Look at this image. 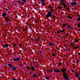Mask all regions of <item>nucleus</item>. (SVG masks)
Masks as SVG:
<instances>
[{"label":"nucleus","instance_id":"nucleus-1","mask_svg":"<svg viewBox=\"0 0 80 80\" xmlns=\"http://www.w3.org/2000/svg\"><path fill=\"white\" fill-rule=\"evenodd\" d=\"M53 11H54V9H51V11H49V12L48 13L46 17V18H48L50 17V15H53V13H52V12H53Z\"/></svg>","mask_w":80,"mask_h":80},{"label":"nucleus","instance_id":"nucleus-2","mask_svg":"<svg viewBox=\"0 0 80 80\" xmlns=\"http://www.w3.org/2000/svg\"><path fill=\"white\" fill-rule=\"evenodd\" d=\"M64 74V75H62V77H63L65 78H68V76H67V75L65 73H66V71H61Z\"/></svg>","mask_w":80,"mask_h":80},{"label":"nucleus","instance_id":"nucleus-3","mask_svg":"<svg viewBox=\"0 0 80 80\" xmlns=\"http://www.w3.org/2000/svg\"><path fill=\"white\" fill-rule=\"evenodd\" d=\"M4 19L8 22H10V19L9 18V16L8 15L5 18H4Z\"/></svg>","mask_w":80,"mask_h":80},{"label":"nucleus","instance_id":"nucleus-4","mask_svg":"<svg viewBox=\"0 0 80 80\" xmlns=\"http://www.w3.org/2000/svg\"><path fill=\"white\" fill-rule=\"evenodd\" d=\"M78 3L77 2V1H74V2H71V5H77Z\"/></svg>","mask_w":80,"mask_h":80},{"label":"nucleus","instance_id":"nucleus-5","mask_svg":"<svg viewBox=\"0 0 80 80\" xmlns=\"http://www.w3.org/2000/svg\"><path fill=\"white\" fill-rule=\"evenodd\" d=\"M47 72H53V71H54V72H62L61 71H46Z\"/></svg>","mask_w":80,"mask_h":80},{"label":"nucleus","instance_id":"nucleus-6","mask_svg":"<svg viewBox=\"0 0 80 80\" xmlns=\"http://www.w3.org/2000/svg\"><path fill=\"white\" fill-rule=\"evenodd\" d=\"M62 5H61L62 6H63L64 7H65V8H66L67 7V4H65V2H62Z\"/></svg>","mask_w":80,"mask_h":80},{"label":"nucleus","instance_id":"nucleus-7","mask_svg":"<svg viewBox=\"0 0 80 80\" xmlns=\"http://www.w3.org/2000/svg\"><path fill=\"white\" fill-rule=\"evenodd\" d=\"M20 60V58H16V59H13V61H18Z\"/></svg>","mask_w":80,"mask_h":80},{"label":"nucleus","instance_id":"nucleus-8","mask_svg":"<svg viewBox=\"0 0 80 80\" xmlns=\"http://www.w3.org/2000/svg\"><path fill=\"white\" fill-rule=\"evenodd\" d=\"M50 16H52V18H53V19L54 20H56V19H55V15L54 14L53 15L52 14V15H50Z\"/></svg>","mask_w":80,"mask_h":80},{"label":"nucleus","instance_id":"nucleus-9","mask_svg":"<svg viewBox=\"0 0 80 80\" xmlns=\"http://www.w3.org/2000/svg\"><path fill=\"white\" fill-rule=\"evenodd\" d=\"M79 75H80V72L79 74H78V72H76V75H75V77H76V78H79L80 76H78Z\"/></svg>","mask_w":80,"mask_h":80},{"label":"nucleus","instance_id":"nucleus-10","mask_svg":"<svg viewBox=\"0 0 80 80\" xmlns=\"http://www.w3.org/2000/svg\"><path fill=\"white\" fill-rule=\"evenodd\" d=\"M2 17H5L7 15L6 14V13H3L2 14Z\"/></svg>","mask_w":80,"mask_h":80},{"label":"nucleus","instance_id":"nucleus-11","mask_svg":"<svg viewBox=\"0 0 80 80\" xmlns=\"http://www.w3.org/2000/svg\"><path fill=\"white\" fill-rule=\"evenodd\" d=\"M8 66H9V67H11V68H13V66L11 64H8Z\"/></svg>","mask_w":80,"mask_h":80},{"label":"nucleus","instance_id":"nucleus-12","mask_svg":"<svg viewBox=\"0 0 80 80\" xmlns=\"http://www.w3.org/2000/svg\"><path fill=\"white\" fill-rule=\"evenodd\" d=\"M40 1L41 2H42L44 3L46 2L45 1V0H40Z\"/></svg>","mask_w":80,"mask_h":80},{"label":"nucleus","instance_id":"nucleus-13","mask_svg":"<svg viewBox=\"0 0 80 80\" xmlns=\"http://www.w3.org/2000/svg\"><path fill=\"white\" fill-rule=\"evenodd\" d=\"M11 70H17V69L15 67H14L13 68H12L11 69Z\"/></svg>","mask_w":80,"mask_h":80},{"label":"nucleus","instance_id":"nucleus-14","mask_svg":"<svg viewBox=\"0 0 80 80\" xmlns=\"http://www.w3.org/2000/svg\"><path fill=\"white\" fill-rule=\"evenodd\" d=\"M60 32H61V33H62V32H64V31H65V30L64 29H62L60 30Z\"/></svg>","mask_w":80,"mask_h":80},{"label":"nucleus","instance_id":"nucleus-15","mask_svg":"<svg viewBox=\"0 0 80 80\" xmlns=\"http://www.w3.org/2000/svg\"><path fill=\"white\" fill-rule=\"evenodd\" d=\"M31 68H32V70H35V68H34V67H33V65H32Z\"/></svg>","mask_w":80,"mask_h":80},{"label":"nucleus","instance_id":"nucleus-16","mask_svg":"<svg viewBox=\"0 0 80 80\" xmlns=\"http://www.w3.org/2000/svg\"><path fill=\"white\" fill-rule=\"evenodd\" d=\"M21 0V1H22L23 3H25L26 2H27V0Z\"/></svg>","mask_w":80,"mask_h":80},{"label":"nucleus","instance_id":"nucleus-17","mask_svg":"<svg viewBox=\"0 0 80 80\" xmlns=\"http://www.w3.org/2000/svg\"><path fill=\"white\" fill-rule=\"evenodd\" d=\"M36 74L35 73L34 74L32 75V76L33 77L36 78Z\"/></svg>","mask_w":80,"mask_h":80},{"label":"nucleus","instance_id":"nucleus-18","mask_svg":"<svg viewBox=\"0 0 80 80\" xmlns=\"http://www.w3.org/2000/svg\"><path fill=\"white\" fill-rule=\"evenodd\" d=\"M66 9H67V10H68V11H70V8H69V7H68Z\"/></svg>","mask_w":80,"mask_h":80},{"label":"nucleus","instance_id":"nucleus-19","mask_svg":"<svg viewBox=\"0 0 80 80\" xmlns=\"http://www.w3.org/2000/svg\"><path fill=\"white\" fill-rule=\"evenodd\" d=\"M7 44H5L4 46V48H7Z\"/></svg>","mask_w":80,"mask_h":80},{"label":"nucleus","instance_id":"nucleus-20","mask_svg":"<svg viewBox=\"0 0 80 80\" xmlns=\"http://www.w3.org/2000/svg\"><path fill=\"white\" fill-rule=\"evenodd\" d=\"M58 64L59 65H60V66H61V65H62V62H59L58 63Z\"/></svg>","mask_w":80,"mask_h":80},{"label":"nucleus","instance_id":"nucleus-21","mask_svg":"<svg viewBox=\"0 0 80 80\" xmlns=\"http://www.w3.org/2000/svg\"><path fill=\"white\" fill-rule=\"evenodd\" d=\"M75 42H78V39H75Z\"/></svg>","mask_w":80,"mask_h":80},{"label":"nucleus","instance_id":"nucleus-22","mask_svg":"<svg viewBox=\"0 0 80 80\" xmlns=\"http://www.w3.org/2000/svg\"><path fill=\"white\" fill-rule=\"evenodd\" d=\"M49 45L50 46H52L53 45V43H49Z\"/></svg>","mask_w":80,"mask_h":80},{"label":"nucleus","instance_id":"nucleus-23","mask_svg":"<svg viewBox=\"0 0 80 80\" xmlns=\"http://www.w3.org/2000/svg\"><path fill=\"white\" fill-rule=\"evenodd\" d=\"M50 78H49V77L47 76L46 77V79L48 80Z\"/></svg>","mask_w":80,"mask_h":80},{"label":"nucleus","instance_id":"nucleus-24","mask_svg":"<svg viewBox=\"0 0 80 80\" xmlns=\"http://www.w3.org/2000/svg\"><path fill=\"white\" fill-rule=\"evenodd\" d=\"M68 18H69V19H72V17H70V16H68Z\"/></svg>","mask_w":80,"mask_h":80},{"label":"nucleus","instance_id":"nucleus-25","mask_svg":"<svg viewBox=\"0 0 80 80\" xmlns=\"http://www.w3.org/2000/svg\"><path fill=\"white\" fill-rule=\"evenodd\" d=\"M77 25H78V27H79V28H80V24H77Z\"/></svg>","mask_w":80,"mask_h":80},{"label":"nucleus","instance_id":"nucleus-26","mask_svg":"<svg viewBox=\"0 0 80 80\" xmlns=\"http://www.w3.org/2000/svg\"><path fill=\"white\" fill-rule=\"evenodd\" d=\"M65 79L66 80H69V78H65Z\"/></svg>","mask_w":80,"mask_h":80},{"label":"nucleus","instance_id":"nucleus-27","mask_svg":"<svg viewBox=\"0 0 80 80\" xmlns=\"http://www.w3.org/2000/svg\"><path fill=\"white\" fill-rule=\"evenodd\" d=\"M26 68L28 70V69H30V68H29V67L28 66H26Z\"/></svg>","mask_w":80,"mask_h":80},{"label":"nucleus","instance_id":"nucleus-28","mask_svg":"<svg viewBox=\"0 0 80 80\" xmlns=\"http://www.w3.org/2000/svg\"><path fill=\"white\" fill-rule=\"evenodd\" d=\"M58 8H59V9H62V7H60V6H59Z\"/></svg>","mask_w":80,"mask_h":80},{"label":"nucleus","instance_id":"nucleus-29","mask_svg":"<svg viewBox=\"0 0 80 80\" xmlns=\"http://www.w3.org/2000/svg\"><path fill=\"white\" fill-rule=\"evenodd\" d=\"M40 74V73L38 72V74H37V75H38V76L39 77V75Z\"/></svg>","mask_w":80,"mask_h":80},{"label":"nucleus","instance_id":"nucleus-30","mask_svg":"<svg viewBox=\"0 0 80 80\" xmlns=\"http://www.w3.org/2000/svg\"><path fill=\"white\" fill-rule=\"evenodd\" d=\"M42 5H44V6L46 5H45V3H44L43 2H42Z\"/></svg>","mask_w":80,"mask_h":80},{"label":"nucleus","instance_id":"nucleus-31","mask_svg":"<svg viewBox=\"0 0 80 80\" xmlns=\"http://www.w3.org/2000/svg\"><path fill=\"white\" fill-rule=\"evenodd\" d=\"M77 20H78V21H80V18H77Z\"/></svg>","mask_w":80,"mask_h":80},{"label":"nucleus","instance_id":"nucleus-32","mask_svg":"<svg viewBox=\"0 0 80 80\" xmlns=\"http://www.w3.org/2000/svg\"><path fill=\"white\" fill-rule=\"evenodd\" d=\"M35 42H38V39H36Z\"/></svg>","mask_w":80,"mask_h":80},{"label":"nucleus","instance_id":"nucleus-33","mask_svg":"<svg viewBox=\"0 0 80 80\" xmlns=\"http://www.w3.org/2000/svg\"><path fill=\"white\" fill-rule=\"evenodd\" d=\"M19 47H22V45L20 44H19Z\"/></svg>","mask_w":80,"mask_h":80},{"label":"nucleus","instance_id":"nucleus-34","mask_svg":"<svg viewBox=\"0 0 80 80\" xmlns=\"http://www.w3.org/2000/svg\"><path fill=\"white\" fill-rule=\"evenodd\" d=\"M52 56L53 57H55V54L53 53L52 55Z\"/></svg>","mask_w":80,"mask_h":80},{"label":"nucleus","instance_id":"nucleus-35","mask_svg":"<svg viewBox=\"0 0 80 80\" xmlns=\"http://www.w3.org/2000/svg\"><path fill=\"white\" fill-rule=\"evenodd\" d=\"M57 33L58 34H59V33H60V32L59 31H57Z\"/></svg>","mask_w":80,"mask_h":80},{"label":"nucleus","instance_id":"nucleus-36","mask_svg":"<svg viewBox=\"0 0 80 80\" xmlns=\"http://www.w3.org/2000/svg\"><path fill=\"white\" fill-rule=\"evenodd\" d=\"M68 28H72V26H70L69 25L68 26Z\"/></svg>","mask_w":80,"mask_h":80},{"label":"nucleus","instance_id":"nucleus-37","mask_svg":"<svg viewBox=\"0 0 80 80\" xmlns=\"http://www.w3.org/2000/svg\"><path fill=\"white\" fill-rule=\"evenodd\" d=\"M7 47H8L10 46V44H7Z\"/></svg>","mask_w":80,"mask_h":80},{"label":"nucleus","instance_id":"nucleus-38","mask_svg":"<svg viewBox=\"0 0 80 80\" xmlns=\"http://www.w3.org/2000/svg\"><path fill=\"white\" fill-rule=\"evenodd\" d=\"M13 47H16V46H15V44H13Z\"/></svg>","mask_w":80,"mask_h":80},{"label":"nucleus","instance_id":"nucleus-39","mask_svg":"<svg viewBox=\"0 0 80 80\" xmlns=\"http://www.w3.org/2000/svg\"><path fill=\"white\" fill-rule=\"evenodd\" d=\"M19 65L20 67H22V64H19Z\"/></svg>","mask_w":80,"mask_h":80},{"label":"nucleus","instance_id":"nucleus-40","mask_svg":"<svg viewBox=\"0 0 80 80\" xmlns=\"http://www.w3.org/2000/svg\"><path fill=\"white\" fill-rule=\"evenodd\" d=\"M74 47H75V48H77V49H78V48H79V47H76L75 46H74Z\"/></svg>","mask_w":80,"mask_h":80},{"label":"nucleus","instance_id":"nucleus-41","mask_svg":"<svg viewBox=\"0 0 80 80\" xmlns=\"http://www.w3.org/2000/svg\"><path fill=\"white\" fill-rule=\"evenodd\" d=\"M61 70H66V69H65L64 68H63L62 69H61Z\"/></svg>","mask_w":80,"mask_h":80},{"label":"nucleus","instance_id":"nucleus-42","mask_svg":"<svg viewBox=\"0 0 80 80\" xmlns=\"http://www.w3.org/2000/svg\"><path fill=\"white\" fill-rule=\"evenodd\" d=\"M78 62H79V60H78L77 62H76V63H78Z\"/></svg>","mask_w":80,"mask_h":80},{"label":"nucleus","instance_id":"nucleus-43","mask_svg":"<svg viewBox=\"0 0 80 80\" xmlns=\"http://www.w3.org/2000/svg\"><path fill=\"white\" fill-rule=\"evenodd\" d=\"M62 27H65V26L64 25V24H63L62 25Z\"/></svg>","mask_w":80,"mask_h":80},{"label":"nucleus","instance_id":"nucleus-44","mask_svg":"<svg viewBox=\"0 0 80 80\" xmlns=\"http://www.w3.org/2000/svg\"><path fill=\"white\" fill-rule=\"evenodd\" d=\"M18 3H20V2H21L20 1V0H18Z\"/></svg>","mask_w":80,"mask_h":80},{"label":"nucleus","instance_id":"nucleus-45","mask_svg":"<svg viewBox=\"0 0 80 80\" xmlns=\"http://www.w3.org/2000/svg\"><path fill=\"white\" fill-rule=\"evenodd\" d=\"M12 80H17V79L15 78H12Z\"/></svg>","mask_w":80,"mask_h":80},{"label":"nucleus","instance_id":"nucleus-46","mask_svg":"<svg viewBox=\"0 0 80 80\" xmlns=\"http://www.w3.org/2000/svg\"><path fill=\"white\" fill-rule=\"evenodd\" d=\"M29 72V73H30V74H32V72L31 71Z\"/></svg>","mask_w":80,"mask_h":80},{"label":"nucleus","instance_id":"nucleus-47","mask_svg":"<svg viewBox=\"0 0 80 80\" xmlns=\"http://www.w3.org/2000/svg\"><path fill=\"white\" fill-rule=\"evenodd\" d=\"M38 21H39V20H36V23H38Z\"/></svg>","mask_w":80,"mask_h":80},{"label":"nucleus","instance_id":"nucleus-48","mask_svg":"<svg viewBox=\"0 0 80 80\" xmlns=\"http://www.w3.org/2000/svg\"><path fill=\"white\" fill-rule=\"evenodd\" d=\"M61 2H64V1L63 0H61Z\"/></svg>","mask_w":80,"mask_h":80},{"label":"nucleus","instance_id":"nucleus-49","mask_svg":"<svg viewBox=\"0 0 80 80\" xmlns=\"http://www.w3.org/2000/svg\"><path fill=\"white\" fill-rule=\"evenodd\" d=\"M71 72H75V71H71Z\"/></svg>","mask_w":80,"mask_h":80},{"label":"nucleus","instance_id":"nucleus-50","mask_svg":"<svg viewBox=\"0 0 80 80\" xmlns=\"http://www.w3.org/2000/svg\"><path fill=\"white\" fill-rule=\"evenodd\" d=\"M72 45H73V44H72V43H71V46H72Z\"/></svg>","mask_w":80,"mask_h":80},{"label":"nucleus","instance_id":"nucleus-51","mask_svg":"<svg viewBox=\"0 0 80 80\" xmlns=\"http://www.w3.org/2000/svg\"><path fill=\"white\" fill-rule=\"evenodd\" d=\"M42 53V51H40L39 52V53Z\"/></svg>","mask_w":80,"mask_h":80},{"label":"nucleus","instance_id":"nucleus-52","mask_svg":"<svg viewBox=\"0 0 80 80\" xmlns=\"http://www.w3.org/2000/svg\"><path fill=\"white\" fill-rule=\"evenodd\" d=\"M68 50H69V51H70V49L69 48L68 49Z\"/></svg>","mask_w":80,"mask_h":80},{"label":"nucleus","instance_id":"nucleus-53","mask_svg":"<svg viewBox=\"0 0 80 80\" xmlns=\"http://www.w3.org/2000/svg\"><path fill=\"white\" fill-rule=\"evenodd\" d=\"M48 7H49V8H51V6H48Z\"/></svg>","mask_w":80,"mask_h":80},{"label":"nucleus","instance_id":"nucleus-54","mask_svg":"<svg viewBox=\"0 0 80 80\" xmlns=\"http://www.w3.org/2000/svg\"><path fill=\"white\" fill-rule=\"evenodd\" d=\"M78 54L79 55H80V52L78 53Z\"/></svg>","mask_w":80,"mask_h":80},{"label":"nucleus","instance_id":"nucleus-55","mask_svg":"<svg viewBox=\"0 0 80 80\" xmlns=\"http://www.w3.org/2000/svg\"><path fill=\"white\" fill-rule=\"evenodd\" d=\"M15 45L16 46H18V45H17V44H15Z\"/></svg>","mask_w":80,"mask_h":80},{"label":"nucleus","instance_id":"nucleus-56","mask_svg":"<svg viewBox=\"0 0 80 80\" xmlns=\"http://www.w3.org/2000/svg\"><path fill=\"white\" fill-rule=\"evenodd\" d=\"M50 9H51V10H52V8L51 7V8H50Z\"/></svg>","mask_w":80,"mask_h":80},{"label":"nucleus","instance_id":"nucleus-57","mask_svg":"<svg viewBox=\"0 0 80 80\" xmlns=\"http://www.w3.org/2000/svg\"><path fill=\"white\" fill-rule=\"evenodd\" d=\"M68 34H67V35L66 36V37H67L68 36Z\"/></svg>","mask_w":80,"mask_h":80},{"label":"nucleus","instance_id":"nucleus-58","mask_svg":"<svg viewBox=\"0 0 80 80\" xmlns=\"http://www.w3.org/2000/svg\"><path fill=\"white\" fill-rule=\"evenodd\" d=\"M72 47H75V46H74V45L72 44Z\"/></svg>","mask_w":80,"mask_h":80},{"label":"nucleus","instance_id":"nucleus-59","mask_svg":"<svg viewBox=\"0 0 80 80\" xmlns=\"http://www.w3.org/2000/svg\"><path fill=\"white\" fill-rule=\"evenodd\" d=\"M23 30H25V31H27V30L26 29H23Z\"/></svg>","mask_w":80,"mask_h":80},{"label":"nucleus","instance_id":"nucleus-60","mask_svg":"<svg viewBox=\"0 0 80 80\" xmlns=\"http://www.w3.org/2000/svg\"><path fill=\"white\" fill-rule=\"evenodd\" d=\"M64 25H67V24H64Z\"/></svg>","mask_w":80,"mask_h":80},{"label":"nucleus","instance_id":"nucleus-61","mask_svg":"<svg viewBox=\"0 0 80 80\" xmlns=\"http://www.w3.org/2000/svg\"><path fill=\"white\" fill-rule=\"evenodd\" d=\"M22 4H23V3H25L24 2H22Z\"/></svg>","mask_w":80,"mask_h":80},{"label":"nucleus","instance_id":"nucleus-62","mask_svg":"<svg viewBox=\"0 0 80 80\" xmlns=\"http://www.w3.org/2000/svg\"><path fill=\"white\" fill-rule=\"evenodd\" d=\"M6 10H7V11H8V9H7Z\"/></svg>","mask_w":80,"mask_h":80},{"label":"nucleus","instance_id":"nucleus-63","mask_svg":"<svg viewBox=\"0 0 80 80\" xmlns=\"http://www.w3.org/2000/svg\"><path fill=\"white\" fill-rule=\"evenodd\" d=\"M73 50H75V48H73Z\"/></svg>","mask_w":80,"mask_h":80},{"label":"nucleus","instance_id":"nucleus-64","mask_svg":"<svg viewBox=\"0 0 80 80\" xmlns=\"http://www.w3.org/2000/svg\"><path fill=\"white\" fill-rule=\"evenodd\" d=\"M34 23H35V21L34 20Z\"/></svg>","mask_w":80,"mask_h":80}]
</instances>
